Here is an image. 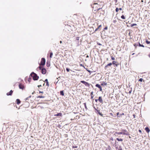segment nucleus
Here are the masks:
<instances>
[{"label": "nucleus", "instance_id": "nucleus-25", "mask_svg": "<svg viewBox=\"0 0 150 150\" xmlns=\"http://www.w3.org/2000/svg\"><path fill=\"white\" fill-rule=\"evenodd\" d=\"M28 81L29 82V83H30V80H31V79L30 77L28 78Z\"/></svg>", "mask_w": 150, "mask_h": 150}, {"label": "nucleus", "instance_id": "nucleus-1", "mask_svg": "<svg viewBox=\"0 0 150 150\" xmlns=\"http://www.w3.org/2000/svg\"><path fill=\"white\" fill-rule=\"evenodd\" d=\"M30 75L32 77H33V79L34 80H38L39 77L36 74L33 72H32L31 74Z\"/></svg>", "mask_w": 150, "mask_h": 150}, {"label": "nucleus", "instance_id": "nucleus-39", "mask_svg": "<svg viewBox=\"0 0 150 150\" xmlns=\"http://www.w3.org/2000/svg\"><path fill=\"white\" fill-rule=\"evenodd\" d=\"M107 29H108V28H107V27H105V28H104V29L105 30H107Z\"/></svg>", "mask_w": 150, "mask_h": 150}, {"label": "nucleus", "instance_id": "nucleus-24", "mask_svg": "<svg viewBox=\"0 0 150 150\" xmlns=\"http://www.w3.org/2000/svg\"><path fill=\"white\" fill-rule=\"evenodd\" d=\"M121 18L122 19H125V16L122 15L121 16Z\"/></svg>", "mask_w": 150, "mask_h": 150}, {"label": "nucleus", "instance_id": "nucleus-16", "mask_svg": "<svg viewBox=\"0 0 150 150\" xmlns=\"http://www.w3.org/2000/svg\"><path fill=\"white\" fill-rule=\"evenodd\" d=\"M60 94L62 96H64V93L63 91H60Z\"/></svg>", "mask_w": 150, "mask_h": 150}, {"label": "nucleus", "instance_id": "nucleus-42", "mask_svg": "<svg viewBox=\"0 0 150 150\" xmlns=\"http://www.w3.org/2000/svg\"><path fill=\"white\" fill-rule=\"evenodd\" d=\"M76 75H77V76H79L80 75L79 74H77V73H78L77 72H76Z\"/></svg>", "mask_w": 150, "mask_h": 150}, {"label": "nucleus", "instance_id": "nucleus-20", "mask_svg": "<svg viewBox=\"0 0 150 150\" xmlns=\"http://www.w3.org/2000/svg\"><path fill=\"white\" fill-rule=\"evenodd\" d=\"M139 47H144V46L143 45L141 44L140 43H139Z\"/></svg>", "mask_w": 150, "mask_h": 150}, {"label": "nucleus", "instance_id": "nucleus-19", "mask_svg": "<svg viewBox=\"0 0 150 150\" xmlns=\"http://www.w3.org/2000/svg\"><path fill=\"white\" fill-rule=\"evenodd\" d=\"M53 54V53L52 52H50V58H52V57Z\"/></svg>", "mask_w": 150, "mask_h": 150}, {"label": "nucleus", "instance_id": "nucleus-51", "mask_svg": "<svg viewBox=\"0 0 150 150\" xmlns=\"http://www.w3.org/2000/svg\"><path fill=\"white\" fill-rule=\"evenodd\" d=\"M62 41H60V43H62Z\"/></svg>", "mask_w": 150, "mask_h": 150}, {"label": "nucleus", "instance_id": "nucleus-5", "mask_svg": "<svg viewBox=\"0 0 150 150\" xmlns=\"http://www.w3.org/2000/svg\"><path fill=\"white\" fill-rule=\"evenodd\" d=\"M81 83H83L86 86H89V83H87L84 81H81Z\"/></svg>", "mask_w": 150, "mask_h": 150}, {"label": "nucleus", "instance_id": "nucleus-27", "mask_svg": "<svg viewBox=\"0 0 150 150\" xmlns=\"http://www.w3.org/2000/svg\"><path fill=\"white\" fill-rule=\"evenodd\" d=\"M146 43L147 44H149L150 43V42L148 41L147 40H146Z\"/></svg>", "mask_w": 150, "mask_h": 150}, {"label": "nucleus", "instance_id": "nucleus-50", "mask_svg": "<svg viewBox=\"0 0 150 150\" xmlns=\"http://www.w3.org/2000/svg\"><path fill=\"white\" fill-rule=\"evenodd\" d=\"M99 45H102L100 43H98V44Z\"/></svg>", "mask_w": 150, "mask_h": 150}, {"label": "nucleus", "instance_id": "nucleus-11", "mask_svg": "<svg viewBox=\"0 0 150 150\" xmlns=\"http://www.w3.org/2000/svg\"><path fill=\"white\" fill-rule=\"evenodd\" d=\"M44 82H46V85L47 86H49V82L48 81L47 79H45Z\"/></svg>", "mask_w": 150, "mask_h": 150}, {"label": "nucleus", "instance_id": "nucleus-4", "mask_svg": "<svg viewBox=\"0 0 150 150\" xmlns=\"http://www.w3.org/2000/svg\"><path fill=\"white\" fill-rule=\"evenodd\" d=\"M127 134L126 133H123L122 132H115L114 134L115 136H117V134Z\"/></svg>", "mask_w": 150, "mask_h": 150}, {"label": "nucleus", "instance_id": "nucleus-57", "mask_svg": "<svg viewBox=\"0 0 150 150\" xmlns=\"http://www.w3.org/2000/svg\"><path fill=\"white\" fill-rule=\"evenodd\" d=\"M80 76H82L81 74H80Z\"/></svg>", "mask_w": 150, "mask_h": 150}, {"label": "nucleus", "instance_id": "nucleus-35", "mask_svg": "<svg viewBox=\"0 0 150 150\" xmlns=\"http://www.w3.org/2000/svg\"><path fill=\"white\" fill-rule=\"evenodd\" d=\"M118 150H122L121 147H119Z\"/></svg>", "mask_w": 150, "mask_h": 150}, {"label": "nucleus", "instance_id": "nucleus-45", "mask_svg": "<svg viewBox=\"0 0 150 150\" xmlns=\"http://www.w3.org/2000/svg\"><path fill=\"white\" fill-rule=\"evenodd\" d=\"M101 9V8H98L97 9V11H98L100 9Z\"/></svg>", "mask_w": 150, "mask_h": 150}, {"label": "nucleus", "instance_id": "nucleus-15", "mask_svg": "<svg viewBox=\"0 0 150 150\" xmlns=\"http://www.w3.org/2000/svg\"><path fill=\"white\" fill-rule=\"evenodd\" d=\"M145 130H146V132H148L149 131V130L148 127H146L145 128Z\"/></svg>", "mask_w": 150, "mask_h": 150}, {"label": "nucleus", "instance_id": "nucleus-61", "mask_svg": "<svg viewBox=\"0 0 150 150\" xmlns=\"http://www.w3.org/2000/svg\"><path fill=\"white\" fill-rule=\"evenodd\" d=\"M76 71H78V72H79V71H77V70H76Z\"/></svg>", "mask_w": 150, "mask_h": 150}, {"label": "nucleus", "instance_id": "nucleus-29", "mask_svg": "<svg viewBox=\"0 0 150 150\" xmlns=\"http://www.w3.org/2000/svg\"><path fill=\"white\" fill-rule=\"evenodd\" d=\"M117 62H115L114 61H113L112 62V64H115V63H116Z\"/></svg>", "mask_w": 150, "mask_h": 150}, {"label": "nucleus", "instance_id": "nucleus-62", "mask_svg": "<svg viewBox=\"0 0 150 150\" xmlns=\"http://www.w3.org/2000/svg\"><path fill=\"white\" fill-rule=\"evenodd\" d=\"M134 45V46H135V44Z\"/></svg>", "mask_w": 150, "mask_h": 150}, {"label": "nucleus", "instance_id": "nucleus-56", "mask_svg": "<svg viewBox=\"0 0 150 150\" xmlns=\"http://www.w3.org/2000/svg\"><path fill=\"white\" fill-rule=\"evenodd\" d=\"M80 65L81 66H83V65H82V64H80Z\"/></svg>", "mask_w": 150, "mask_h": 150}, {"label": "nucleus", "instance_id": "nucleus-46", "mask_svg": "<svg viewBox=\"0 0 150 150\" xmlns=\"http://www.w3.org/2000/svg\"><path fill=\"white\" fill-rule=\"evenodd\" d=\"M118 9L120 10H122V8H119Z\"/></svg>", "mask_w": 150, "mask_h": 150}, {"label": "nucleus", "instance_id": "nucleus-14", "mask_svg": "<svg viewBox=\"0 0 150 150\" xmlns=\"http://www.w3.org/2000/svg\"><path fill=\"white\" fill-rule=\"evenodd\" d=\"M97 111L98 112V114L100 115V116H103V115L100 112V110H97Z\"/></svg>", "mask_w": 150, "mask_h": 150}, {"label": "nucleus", "instance_id": "nucleus-55", "mask_svg": "<svg viewBox=\"0 0 150 150\" xmlns=\"http://www.w3.org/2000/svg\"><path fill=\"white\" fill-rule=\"evenodd\" d=\"M86 57H88V55H87Z\"/></svg>", "mask_w": 150, "mask_h": 150}, {"label": "nucleus", "instance_id": "nucleus-13", "mask_svg": "<svg viewBox=\"0 0 150 150\" xmlns=\"http://www.w3.org/2000/svg\"><path fill=\"white\" fill-rule=\"evenodd\" d=\"M16 102L18 105H19L20 103L21 102L19 99H17L16 100Z\"/></svg>", "mask_w": 150, "mask_h": 150}, {"label": "nucleus", "instance_id": "nucleus-38", "mask_svg": "<svg viewBox=\"0 0 150 150\" xmlns=\"http://www.w3.org/2000/svg\"><path fill=\"white\" fill-rule=\"evenodd\" d=\"M41 86H41V85H38V87L39 88V87H41Z\"/></svg>", "mask_w": 150, "mask_h": 150}, {"label": "nucleus", "instance_id": "nucleus-31", "mask_svg": "<svg viewBox=\"0 0 150 150\" xmlns=\"http://www.w3.org/2000/svg\"><path fill=\"white\" fill-rule=\"evenodd\" d=\"M66 70L67 72H69V71L70 69H69L67 68H66Z\"/></svg>", "mask_w": 150, "mask_h": 150}, {"label": "nucleus", "instance_id": "nucleus-18", "mask_svg": "<svg viewBox=\"0 0 150 150\" xmlns=\"http://www.w3.org/2000/svg\"><path fill=\"white\" fill-rule=\"evenodd\" d=\"M116 139L117 140H118L119 141H122L123 140L122 139H119L118 138H117Z\"/></svg>", "mask_w": 150, "mask_h": 150}, {"label": "nucleus", "instance_id": "nucleus-7", "mask_svg": "<svg viewBox=\"0 0 150 150\" xmlns=\"http://www.w3.org/2000/svg\"><path fill=\"white\" fill-rule=\"evenodd\" d=\"M96 87H98V88H99L100 89V91H102V88L100 85H99L98 84H96Z\"/></svg>", "mask_w": 150, "mask_h": 150}, {"label": "nucleus", "instance_id": "nucleus-37", "mask_svg": "<svg viewBox=\"0 0 150 150\" xmlns=\"http://www.w3.org/2000/svg\"><path fill=\"white\" fill-rule=\"evenodd\" d=\"M99 28H98H98H96V29L95 31H97V30H98V29H99Z\"/></svg>", "mask_w": 150, "mask_h": 150}, {"label": "nucleus", "instance_id": "nucleus-40", "mask_svg": "<svg viewBox=\"0 0 150 150\" xmlns=\"http://www.w3.org/2000/svg\"><path fill=\"white\" fill-rule=\"evenodd\" d=\"M95 101L97 102L98 101V99H95Z\"/></svg>", "mask_w": 150, "mask_h": 150}, {"label": "nucleus", "instance_id": "nucleus-6", "mask_svg": "<svg viewBox=\"0 0 150 150\" xmlns=\"http://www.w3.org/2000/svg\"><path fill=\"white\" fill-rule=\"evenodd\" d=\"M41 72L43 74H45L46 73V70L45 69L42 68L41 70Z\"/></svg>", "mask_w": 150, "mask_h": 150}, {"label": "nucleus", "instance_id": "nucleus-9", "mask_svg": "<svg viewBox=\"0 0 150 150\" xmlns=\"http://www.w3.org/2000/svg\"><path fill=\"white\" fill-rule=\"evenodd\" d=\"M98 101L100 103H103V100H102V98L101 96H100L99 97V98H98Z\"/></svg>", "mask_w": 150, "mask_h": 150}, {"label": "nucleus", "instance_id": "nucleus-44", "mask_svg": "<svg viewBox=\"0 0 150 150\" xmlns=\"http://www.w3.org/2000/svg\"><path fill=\"white\" fill-rule=\"evenodd\" d=\"M76 40H79V38L78 37H77L76 38Z\"/></svg>", "mask_w": 150, "mask_h": 150}, {"label": "nucleus", "instance_id": "nucleus-10", "mask_svg": "<svg viewBox=\"0 0 150 150\" xmlns=\"http://www.w3.org/2000/svg\"><path fill=\"white\" fill-rule=\"evenodd\" d=\"M112 65V63H110L108 64L106 66H105V69H107L108 66H110Z\"/></svg>", "mask_w": 150, "mask_h": 150}, {"label": "nucleus", "instance_id": "nucleus-34", "mask_svg": "<svg viewBox=\"0 0 150 150\" xmlns=\"http://www.w3.org/2000/svg\"><path fill=\"white\" fill-rule=\"evenodd\" d=\"M111 59L112 60H114L115 59V58L114 57H113L112 56L111 57Z\"/></svg>", "mask_w": 150, "mask_h": 150}, {"label": "nucleus", "instance_id": "nucleus-8", "mask_svg": "<svg viewBox=\"0 0 150 150\" xmlns=\"http://www.w3.org/2000/svg\"><path fill=\"white\" fill-rule=\"evenodd\" d=\"M13 91L12 90H11L9 92L7 93L6 95L7 96H11L13 93Z\"/></svg>", "mask_w": 150, "mask_h": 150}, {"label": "nucleus", "instance_id": "nucleus-21", "mask_svg": "<svg viewBox=\"0 0 150 150\" xmlns=\"http://www.w3.org/2000/svg\"><path fill=\"white\" fill-rule=\"evenodd\" d=\"M137 25V24H135V23H133V24H131V27H133L134 26H135V25Z\"/></svg>", "mask_w": 150, "mask_h": 150}, {"label": "nucleus", "instance_id": "nucleus-41", "mask_svg": "<svg viewBox=\"0 0 150 150\" xmlns=\"http://www.w3.org/2000/svg\"><path fill=\"white\" fill-rule=\"evenodd\" d=\"M39 93H43V91H39Z\"/></svg>", "mask_w": 150, "mask_h": 150}, {"label": "nucleus", "instance_id": "nucleus-28", "mask_svg": "<svg viewBox=\"0 0 150 150\" xmlns=\"http://www.w3.org/2000/svg\"><path fill=\"white\" fill-rule=\"evenodd\" d=\"M118 10H119L118 8H116L115 9L116 12H117L118 11Z\"/></svg>", "mask_w": 150, "mask_h": 150}, {"label": "nucleus", "instance_id": "nucleus-48", "mask_svg": "<svg viewBox=\"0 0 150 150\" xmlns=\"http://www.w3.org/2000/svg\"><path fill=\"white\" fill-rule=\"evenodd\" d=\"M97 3H94V4H93V5H97Z\"/></svg>", "mask_w": 150, "mask_h": 150}, {"label": "nucleus", "instance_id": "nucleus-36", "mask_svg": "<svg viewBox=\"0 0 150 150\" xmlns=\"http://www.w3.org/2000/svg\"><path fill=\"white\" fill-rule=\"evenodd\" d=\"M84 106H85V108H87V107H86V103H84Z\"/></svg>", "mask_w": 150, "mask_h": 150}, {"label": "nucleus", "instance_id": "nucleus-52", "mask_svg": "<svg viewBox=\"0 0 150 150\" xmlns=\"http://www.w3.org/2000/svg\"><path fill=\"white\" fill-rule=\"evenodd\" d=\"M139 132H141V130H139Z\"/></svg>", "mask_w": 150, "mask_h": 150}, {"label": "nucleus", "instance_id": "nucleus-22", "mask_svg": "<svg viewBox=\"0 0 150 150\" xmlns=\"http://www.w3.org/2000/svg\"><path fill=\"white\" fill-rule=\"evenodd\" d=\"M111 148L110 146H108L107 148L106 149V150H110Z\"/></svg>", "mask_w": 150, "mask_h": 150}, {"label": "nucleus", "instance_id": "nucleus-23", "mask_svg": "<svg viewBox=\"0 0 150 150\" xmlns=\"http://www.w3.org/2000/svg\"><path fill=\"white\" fill-rule=\"evenodd\" d=\"M38 98H44V96H39L38 97Z\"/></svg>", "mask_w": 150, "mask_h": 150}, {"label": "nucleus", "instance_id": "nucleus-59", "mask_svg": "<svg viewBox=\"0 0 150 150\" xmlns=\"http://www.w3.org/2000/svg\"><path fill=\"white\" fill-rule=\"evenodd\" d=\"M27 78H26L25 79V80H27Z\"/></svg>", "mask_w": 150, "mask_h": 150}, {"label": "nucleus", "instance_id": "nucleus-32", "mask_svg": "<svg viewBox=\"0 0 150 150\" xmlns=\"http://www.w3.org/2000/svg\"><path fill=\"white\" fill-rule=\"evenodd\" d=\"M114 65H115V66L117 67V66L119 65V64H118L115 63Z\"/></svg>", "mask_w": 150, "mask_h": 150}, {"label": "nucleus", "instance_id": "nucleus-30", "mask_svg": "<svg viewBox=\"0 0 150 150\" xmlns=\"http://www.w3.org/2000/svg\"><path fill=\"white\" fill-rule=\"evenodd\" d=\"M143 79L142 78H140L139 80V81L142 82L143 81Z\"/></svg>", "mask_w": 150, "mask_h": 150}, {"label": "nucleus", "instance_id": "nucleus-58", "mask_svg": "<svg viewBox=\"0 0 150 150\" xmlns=\"http://www.w3.org/2000/svg\"><path fill=\"white\" fill-rule=\"evenodd\" d=\"M131 93V91H130L129 92V93Z\"/></svg>", "mask_w": 150, "mask_h": 150}, {"label": "nucleus", "instance_id": "nucleus-17", "mask_svg": "<svg viewBox=\"0 0 150 150\" xmlns=\"http://www.w3.org/2000/svg\"><path fill=\"white\" fill-rule=\"evenodd\" d=\"M93 92H92L91 93V99H93Z\"/></svg>", "mask_w": 150, "mask_h": 150}, {"label": "nucleus", "instance_id": "nucleus-12", "mask_svg": "<svg viewBox=\"0 0 150 150\" xmlns=\"http://www.w3.org/2000/svg\"><path fill=\"white\" fill-rule=\"evenodd\" d=\"M54 116H62V114L61 113H57V114H55L54 115Z\"/></svg>", "mask_w": 150, "mask_h": 150}, {"label": "nucleus", "instance_id": "nucleus-2", "mask_svg": "<svg viewBox=\"0 0 150 150\" xmlns=\"http://www.w3.org/2000/svg\"><path fill=\"white\" fill-rule=\"evenodd\" d=\"M45 60L44 58H42L41 59V60L40 62V65L43 66L45 65Z\"/></svg>", "mask_w": 150, "mask_h": 150}, {"label": "nucleus", "instance_id": "nucleus-3", "mask_svg": "<svg viewBox=\"0 0 150 150\" xmlns=\"http://www.w3.org/2000/svg\"><path fill=\"white\" fill-rule=\"evenodd\" d=\"M19 88L21 89H23L25 88V86L23 84L21 83H20L19 85Z\"/></svg>", "mask_w": 150, "mask_h": 150}, {"label": "nucleus", "instance_id": "nucleus-26", "mask_svg": "<svg viewBox=\"0 0 150 150\" xmlns=\"http://www.w3.org/2000/svg\"><path fill=\"white\" fill-rule=\"evenodd\" d=\"M42 66V65H40V66L38 68H39V69L41 70H42V67L41 66Z\"/></svg>", "mask_w": 150, "mask_h": 150}, {"label": "nucleus", "instance_id": "nucleus-33", "mask_svg": "<svg viewBox=\"0 0 150 150\" xmlns=\"http://www.w3.org/2000/svg\"><path fill=\"white\" fill-rule=\"evenodd\" d=\"M101 85L102 86H104V85H106V83H104V82L103 83H101Z\"/></svg>", "mask_w": 150, "mask_h": 150}, {"label": "nucleus", "instance_id": "nucleus-43", "mask_svg": "<svg viewBox=\"0 0 150 150\" xmlns=\"http://www.w3.org/2000/svg\"><path fill=\"white\" fill-rule=\"evenodd\" d=\"M101 26V25H99L98 26V28H100V27Z\"/></svg>", "mask_w": 150, "mask_h": 150}, {"label": "nucleus", "instance_id": "nucleus-60", "mask_svg": "<svg viewBox=\"0 0 150 150\" xmlns=\"http://www.w3.org/2000/svg\"><path fill=\"white\" fill-rule=\"evenodd\" d=\"M133 116H134V117H135V115H133Z\"/></svg>", "mask_w": 150, "mask_h": 150}, {"label": "nucleus", "instance_id": "nucleus-47", "mask_svg": "<svg viewBox=\"0 0 150 150\" xmlns=\"http://www.w3.org/2000/svg\"><path fill=\"white\" fill-rule=\"evenodd\" d=\"M119 115V112H117V115Z\"/></svg>", "mask_w": 150, "mask_h": 150}, {"label": "nucleus", "instance_id": "nucleus-49", "mask_svg": "<svg viewBox=\"0 0 150 150\" xmlns=\"http://www.w3.org/2000/svg\"><path fill=\"white\" fill-rule=\"evenodd\" d=\"M148 56L149 58H150V53L149 54Z\"/></svg>", "mask_w": 150, "mask_h": 150}, {"label": "nucleus", "instance_id": "nucleus-53", "mask_svg": "<svg viewBox=\"0 0 150 150\" xmlns=\"http://www.w3.org/2000/svg\"><path fill=\"white\" fill-rule=\"evenodd\" d=\"M94 108L97 111V110L95 108V107H94Z\"/></svg>", "mask_w": 150, "mask_h": 150}, {"label": "nucleus", "instance_id": "nucleus-54", "mask_svg": "<svg viewBox=\"0 0 150 150\" xmlns=\"http://www.w3.org/2000/svg\"><path fill=\"white\" fill-rule=\"evenodd\" d=\"M116 22L115 21H113V22L115 23Z\"/></svg>", "mask_w": 150, "mask_h": 150}]
</instances>
